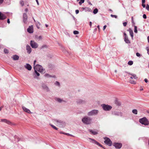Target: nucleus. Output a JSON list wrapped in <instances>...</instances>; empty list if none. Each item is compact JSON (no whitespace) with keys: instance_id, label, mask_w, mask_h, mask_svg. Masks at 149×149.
Returning a JSON list of instances; mask_svg holds the SVG:
<instances>
[{"instance_id":"obj_1","label":"nucleus","mask_w":149,"mask_h":149,"mask_svg":"<svg viewBox=\"0 0 149 149\" xmlns=\"http://www.w3.org/2000/svg\"><path fill=\"white\" fill-rule=\"evenodd\" d=\"M34 70L38 71L40 73H44L45 72V70L40 65L37 64L34 65Z\"/></svg>"},{"instance_id":"obj_2","label":"nucleus","mask_w":149,"mask_h":149,"mask_svg":"<svg viewBox=\"0 0 149 149\" xmlns=\"http://www.w3.org/2000/svg\"><path fill=\"white\" fill-rule=\"evenodd\" d=\"M91 118L87 116H85L82 119V121L84 124L89 125L91 123Z\"/></svg>"},{"instance_id":"obj_3","label":"nucleus","mask_w":149,"mask_h":149,"mask_svg":"<svg viewBox=\"0 0 149 149\" xmlns=\"http://www.w3.org/2000/svg\"><path fill=\"white\" fill-rule=\"evenodd\" d=\"M54 121L56 123L57 125L60 127H64L66 124L65 122L60 120L55 119Z\"/></svg>"},{"instance_id":"obj_4","label":"nucleus","mask_w":149,"mask_h":149,"mask_svg":"<svg viewBox=\"0 0 149 149\" xmlns=\"http://www.w3.org/2000/svg\"><path fill=\"white\" fill-rule=\"evenodd\" d=\"M139 122L142 124L145 125H148L149 124V122L145 117L140 119Z\"/></svg>"},{"instance_id":"obj_5","label":"nucleus","mask_w":149,"mask_h":149,"mask_svg":"<svg viewBox=\"0 0 149 149\" xmlns=\"http://www.w3.org/2000/svg\"><path fill=\"white\" fill-rule=\"evenodd\" d=\"M99 112L98 110L93 109L88 112L87 113V115L89 116H95L97 115Z\"/></svg>"},{"instance_id":"obj_6","label":"nucleus","mask_w":149,"mask_h":149,"mask_svg":"<svg viewBox=\"0 0 149 149\" xmlns=\"http://www.w3.org/2000/svg\"><path fill=\"white\" fill-rule=\"evenodd\" d=\"M102 106L103 109L105 111H109L111 109L112 107L111 106L108 105L103 104L102 105Z\"/></svg>"},{"instance_id":"obj_7","label":"nucleus","mask_w":149,"mask_h":149,"mask_svg":"<svg viewBox=\"0 0 149 149\" xmlns=\"http://www.w3.org/2000/svg\"><path fill=\"white\" fill-rule=\"evenodd\" d=\"M105 139L104 143L109 146H111L112 145V142L111 140L109 138L105 137L104 138Z\"/></svg>"},{"instance_id":"obj_8","label":"nucleus","mask_w":149,"mask_h":149,"mask_svg":"<svg viewBox=\"0 0 149 149\" xmlns=\"http://www.w3.org/2000/svg\"><path fill=\"white\" fill-rule=\"evenodd\" d=\"M88 139L89 140V141L91 143L96 144L101 147H102V146L95 140L91 138H89Z\"/></svg>"},{"instance_id":"obj_9","label":"nucleus","mask_w":149,"mask_h":149,"mask_svg":"<svg viewBox=\"0 0 149 149\" xmlns=\"http://www.w3.org/2000/svg\"><path fill=\"white\" fill-rule=\"evenodd\" d=\"M30 45L33 48H36L38 47V45L34 41L31 40L30 42Z\"/></svg>"},{"instance_id":"obj_10","label":"nucleus","mask_w":149,"mask_h":149,"mask_svg":"<svg viewBox=\"0 0 149 149\" xmlns=\"http://www.w3.org/2000/svg\"><path fill=\"white\" fill-rule=\"evenodd\" d=\"M112 114L113 115L120 116H122V112H119L116 111H112Z\"/></svg>"},{"instance_id":"obj_11","label":"nucleus","mask_w":149,"mask_h":149,"mask_svg":"<svg viewBox=\"0 0 149 149\" xmlns=\"http://www.w3.org/2000/svg\"><path fill=\"white\" fill-rule=\"evenodd\" d=\"M41 86L42 88L45 90L46 91L49 92V88L46 84L42 83L41 84Z\"/></svg>"},{"instance_id":"obj_12","label":"nucleus","mask_w":149,"mask_h":149,"mask_svg":"<svg viewBox=\"0 0 149 149\" xmlns=\"http://www.w3.org/2000/svg\"><path fill=\"white\" fill-rule=\"evenodd\" d=\"M124 41L127 44L130 43V41L129 40L128 38V36L126 33H124Z\"/></svg>"},{"instance_id":"obj_13","label":"nucleus","mask_w":149,"mask_h":149,"mask_svg":"<svg viewBox=\"0 0 149 149\" xmlns=\"http://www.w3.org/2000/svg\"><path fill=\"white\" fill-rule=\"evenodd\" d=\"M113 145L117 149L120 148L122 146V144L121 143H114Z\"/></svg>"},{"instance_id":"obj_14","label":"nucleus","mask_w":149,"mask_h":149,"mask_svg":"<svg viewBox=\"0 0 149 149\" xmlns=\"http://www.w3.org/2000/svg\"><path fill=\"white\" fill-rule=\"evenodd\" d=\"M55 100L59 103H61L62 102H65L66 101L63 99L58 97H56L55 98Z\"/></svg>"},{"instance_id":"obj_15","label":"nucleus","mask_w":149,"mask_h":149,"mask_svg":"<svg viewBox=\"0 0 149 149\" xmlns=\"http://www.w3.org/2000/svg\"><path fill=\"white\" fill-rule=\"evenodd\" d=\"M27 31L29 33H32L33 31V26H29L27 29Z\"/></svg>"},{"instance_id":"obj_16","label":"nucleus","mask_w":149,"mask_h":149,"mask_svg":"<svg viewBox=\"0 0 149 149\" xmlns=\"http://www.w3.org/2000/svg\"><path fill=\"white\" fill-rule=\"evenodd\" d=\"M27 19V16L25 13H24L23 14V22L25 23H26Z\"/></svg>"},{"instance_id":"obj_17","label":"nucleus","mask_w":149,"mask_h":149,"mask_svg":"<svg viewBox=\"0 0 149 149\" xmlns=\"http://www.w3.org/2000/svg\"><path fill=\"white\" fill-rule=\"evenodd\" d=\"M26 50L27 51V52L28 54H30L31 52V49L29 45H27L26 47Z\"/></svg>"},{"instance_id":"obj_18","label":"nucleus","mask_w":149,"mask_h":149,"mask_svg":"<svg viewBox=\"0 0 149 149\" xmlns=\"http://www.w3.org/2000/svg\"><path fill=\"white\" fill-rule=\"evenodd\" d=\"M22 108L23 110L25 112L28 113H31L29 109L26 108L25 107H24V106H22Z\"/></svg>"},{"instance_id":"obj_19","label":"nucleus","mask_w":149,"mask_h":149,"mask_svg":"<svg viewBox=\"0 0 149 149\" xmlns=\"http://www.w3.org/2000/svg\"><path fill=\"white\" fill-rule=\"evenodd\" d=\"M24 67L29 70H31L32 68L31 66L28 63H26Z\"/></svg>"},{"instance_id":"obj_20","label":"nucleus","mask_w":149,"mask_h":149,"mask_svg":"<svg viewBox=\"0 0 149 149\" xmlns=\"http://www.w3.org/2000/svg\"><path fill=\"white\" fill-rule=\"evenodd\" d=\"M6 18V16L0 12V20H3Z\"/></svg>"},{"instance_id":"obj_21","label":"nucleus","mask_w":149,"mask_h":149,"mask_svg":"<svg viewBox=\"0 0 149 149\" xmlns=\"http://www.w3.org/2000/svg\"><path fill=\"white\" fill-rule=\"evenodd\" d=\"M77 102L79 104H84L85 103V101L81 99H79L77 100Z\"/></svg>"},{"instance_id":"obj_22","label":"nucleus","mask_w":149,"mask_h":149,"mask_svg":"<svg viewBox=\"0 0 149 149\" xmlns=\"http://www.w3.org/2000/svg\"><path fill=\"white\" fill-rule=\"evenodd\" d=\"M1 121L6 123L8 124H10L11 123L10 121L6 119H2L1 120Z\"/></svg>"},{"instance_id":"obj_23","label":"nucleus","mask_w":149,"mask_h":149,"mask_svg":"<svg viewBox=\"0 0 149 149\" xmlns=\"http://www.w3.org/2000/svg\"><path fill=\"white\" fill-rule=\"evenodd\" d=\"M11 58H13L14 60H17L19 59V56L16 55H15L13 56Z\"/></svg>"},{"instance_id":"obj_24","label":"nucleus","mask_w":149,"mask_h":149,"mask_svg":"<svg viewBox=\"0 0 149 149\" xmlns=\"http://www.w3.org/2000/svg\"><path fill=\"white\" fill-rule=\"evenodd\" d=\"M127 31H129L131 36L132 38H133L134 33L132 30L130 28L129 29H128Z\"/></svg>"},{"instance_id":"obj_25","label":"nucleus","mask_w":149,"mask_h":149,"mask_svg":"<svg viewBox=\"0 0 149 149\" xmlns=\"http://www.w3.org/2000/svg\"><path fill=\"white\" fill-rule=\"evenodd\" d=\"M44 76H45V77H46L47 78H48L49 77H54V76H52L51 75H49V74H47V73L45 74Z\"/></svg>"},{"instance_id":"obj_26","label":"nucleus","mask_w":149,"mask_h":149,"mask_svg":"<svg viewBox=\"0 0 149 149\" xmlns=\"http://www.w3.org/2000/svg\"><path fill=\"white\" fill-rule=\"evenodd\" d=\"M89 131L93 135H96L97 134V132L96 131H94L91 130H89Z\"/></svg>"},{"instance_id":"obj_27","label":"nucleus","mask_w":149,"mask_h":149,"mask_svg":"<svg viewBox=\"0 0 149 149\" xmlns=\"http://www.w3.org/2000/svg\"><path fill=\"white\" fill-rule=\"evenodd\" d=\"M98 10L97 8H95L93 11V13L94 14H96L98 12Z\"/></svg>"},{"instance_id":"obj_28","label":"nucleus","mask_w":149,"mask_h":149,"mask_svg":"<svg viewBox=\"0 0 149 149\" xmlns=\"http://www.w3.org/2000/svg\"><path fill=\"white\" fill-rule=\"evenodd\" d=\"M132 112L133 113L135 114H137V111L136 109H133L132 111Z\"/></svg>"},{"instance_id":"obj_29","label":"nucleus","mask_w":149,"mask_h":149,"mask_svg":"<svg viewBox=\"0 0 149 149\" xmlns=\"http://www.w3.org/2000/svg\"><path fill=\"white\" fill-rule=\"evenodd\" d=\"M130 75H131L133 78H134L135 79H136L137 78V77H136V74H130Z\"/></svg>"},{"instance_id":"obj_30","label":"nucleus","mask_w":149,"mask_h":149,"mask_svg":"<svg viewBox=\"0 0 149 149\" xmlns=\"http://www.w3.org/2000/svg\"><path fill=\"white\" fill-rule=\"evenodd\" d=\"M134 32L135 33H137V27L136 26H134Z\"/></svg>"},{"instance_id":"obj_31","label":"nucleus","mask_w":149,"mask_h":149,"mask_svg":"<svg viewBox=\"0 0 149 149\" xmlns=\"http://www.w3.org/2000/svg\"><path fill=\"white\" fill-rule=\"evenodd\" d=\"M133 61H130L128 62V64L129 65H131L133 64Z\"/></svg>"},{"instance_id":"obj_32","label":"nucleus","mask_w":149,"mask_h":149,"mask_svg":"<svg viewBox=\"0 0 149 149\" xmlns=\"http://www.w3.org/2000/svg\"><path fill=\"white\" fill-rule=\"evenodd\" d=\"M50 125L51 126H52V127L55 130H58V128H57L55 126H54L52 125V124H51Z\"/></svg>"},{"instance_id":"obj_33","label":"nucleus","mask_w":149,"mask_h":149,"mask_svg":"<svg viewBox=\"0 0 149 149\" xmlns=\"http://www.w3.org/2000/svg\"><path fill=\"white\" fill-rule=\"evenodd\" d=\"M129 82L130 83L132 84H135L136 83L135 81L132 80H130Z\"/></svg>"},{"instance_id":"obj_34","label":"nucleus","mask_w":149,"mask_h":149,"mask_svg":"<svg viewBox=\"0 0 149 149\" xmlns=\"http://www.w3.org/2000/svg\"><path fill=\"white\" fill-rule=\"evenodd\" d=\"M20 3L22 6H23L24 5V2L23 1H20Z\"/></svg>"},{"instance_id":"obj_35","label":"nucleus","mask_w":149,"mask_h":149,"mask_svg":"<svg viewBox=\"0 0 149 149\" xmlns=\"http://www.w3.org/2000/svg\"><path fill=\"white\" fill-rule=\"evenodd\" d=\"M4 52L5 54H8V51L7 49H4Z\"/></svg>"},{"instance_id":"obj_36","label":"nucleus","mask_w":149,"mask_h":149,"mask_svg":"<svg viewBox=\"0 0 149 149\" xmlns=\"http://www.w3.org/2000/svg\"><path fill=\"white\" fill-rule=\"evenodd\" d=\"M116 104L117 105L119 106H120L121 105L120 102H118V101H116Z\"/></svg>"},{"instance_id":"obj_37","label":"nucleus","mask_w":149,"mask_h":149,"mask_svg":"<svg viewBox=\"0 0 149 149\" xmlns=\"http://www.w3.org/2000/svg\"><path fill=\"white\" fill-rule=\"evenodd\" d=\"M73 33L74 34L77 35L78 34L79 32L77 31H74L73 32Z\"/></svg>"},{"instance_id":"obj_38","label":"nucleus","mask_w":149,"mask_h":149,"mask_svg":"<svg viewBox=\"0 0 149 149\" xmlns=\"http://www.w3.org/2000/svg\"><path fill=\"white\" fill-rule=\"evenodd\" d=\"M47 46L46 45H44L43 46H42L41 47V49H44V48H47Z\"/></svg>"},{"instance_id":"obj_39","label":"nucleus","mask_w":149,"mask_h":149,"mask_svg":"<svg viewBox=\"0 0 149 149\" xmlns=\"http://www.w3.org/2000/svg\"><path fill=\"white\" fill-rule=\"evenodd\" d=\"M111 17H115L116 18H117V16L116 15H112V14H111Z\"/></svg>"},{"instance_id":"obj_40","label":"nucleus","mask_w":149,"mask_h":149,"mask_svg":"<svg viewBox=\"0 0 149 149\" xmlns=\"http://www.w3.org/2000/svg\"><path fill=\"white\" fill-rule=\"evenodd\" d=\"M55 84L56 85L58 86H59L60 85V83L57 81L55 82Z\"/></svg>"},{"instance_id":"obj_41","label":"nucleus","mask_w":149,"mask_h":149,"mask_svg":"<svg viewBox=\"0 0 149 149\" xmlns=\"http://www.w3.org/2000/svg\"><path fill=\"white\" fill-rule=\"evenodd\" d=\"M146 49L147 51V53L149 54V47H146Z\"/></svg>"},{"instance_id":"obj_42","label":"nucleus","mask_w":149,"mask_h":149,"mask_svg":"<svg viewBox=\"0 0 149 149\" xmlns=\"http://www.w3.org/2000/svg\"><path fill=\"white\" fill-rule=\"evenodd\" d=\"M35 73H36V75L38 76H39L40 75V74L37 72V71L35 70Z\"/></svg>"},{"instance_id":"obj_43","label":"nucleus","mask_w":149,"mask_h":149,"mask_svg":"<svg viewBox=\"0 0 149 149\" xmlns=\"http://www.w3.org/2000/svg\"><path fill=\"white\" fill-rule=\"evenodd\" d=\"M146 9L149 11V5L148 4H147L146 7Z\"/></svg>"},{"instance_id":"obj_44","label":"nucleus","mask_w":149,"mask_h":149,"mask_svg":"<svg viewBox=\"0 0 149 149\" xmlns=\"http://www.w3.org/2000/svg\"><path fill=\"white\" fill-rule=\"evenodd\" d=\"M136 56L138 57H139L141 56L140 54L138 52H137L136 53Z\"/></svg>"},{"instance_id":"obj_45","label":"nucleus","mask_w":149,"mask_h":149,"mask_svg":"<svg viewBox=\"0 0 149 149\" xmlns=\"http://www.w3.org/2000/svg\"><path fill=\"white\" fill-rule=\"evenodd\" d=\"M143 17L144 19H146L147 18V17L146 14H144L143 15Z\"/></svg>"},{"instance_id":"obj_46","label":"nucleus","mask_w":149,"mask_h":149,"mask_svg":"<svg viewBox=\"0 0 149 149\" xmlns=\"http://www.w3.org/2000/svg\"><path fill=\"white\" fill-rule=\"evenodd\" d=\"M123 25L124 26H125L127 24V22H124L123 23Z\"/></svg>"},{"instance_id":"obj_47","label":"nucleus","mask_w":149,"mask_h":149,"mask_svg":"<svg viewBox=\"0 0 149 149\" xmlns=\"http://www.w3.org/2000/svg\"><path fill=\"white\" fill-rule=\"evenodd\" d=\"M75 13L76 14H78L79 13V10H75Z\"/></svg>"},{"instance_id":"obj_48","label":"nucleus","mask_w":149,"mask_h":149,"mask_svg":"<svg viewBox=\"0 0 149 149\" xmlns=\"http://www.w3.org/2000/svg\"><path fill=\"white\" fill-rule=\"evenodd\" d=\"M144 80V81L146 83H147L148 81V80L146 79H145Z\"/></svg>"},{"instance_id":"obj_49","label":"nucleus","mask_w":149,"mask_h":149,"mask_svg":"<svg viewBox=\"0 0 149 149\" xmlns=\"http://www.w3.org/2000/svg\"><path fill=\"white\" fill-rule=\"evenodd\" d=\"M142 6L143 7V8H144L145 7H146V5L145 4H144V3H142Z\"/></svg>"},{"instance_id":"obj_50","label":"nucleus","mask_w":149,"mask_h":149,"mask_svg":"<svg viewBox=\"0 0 149 149\" xmlns=\"http://www.w3.org/2000/svg\"><path fill=\"white\" fill-rule=\"evenodd\" d=\"M36 23H38V24H36V26H38V25H40V24L39 22H37Z\"/></svg>"},{"instance_id":"obj_51","label":"nucleus","mask_w":149,"mask_h":149,"mask_svg":"<svg viewBox=\"0 0 149 149\" xmlns=\"http://www.w3.org/2000/svg\"><path fill=\"white\" fill-rule=\"evenodd\" d=\"M106 27H107V26L106 25H104L103 26V30H105V29H106Z\"/></svg>"},{"instance_id":"obj_52","label":"nucleus","mask_w":149,"mask_h":149,"mask_svg":"<svg viewBox=\"0 0 149 149\" xmlns=\"http://www.w3.org/2000/svg\"><path fill=\"white\" fill-rule=\"evenodd\" d=\"M36 62V60H34V63H33L34 67V65H35V63Z\"/></svg>"},{"instance_id":"obj_53","label":"nucleus","mask_w":149,"mask_h":149,"mask_svg":"<svg viewBox=\"0 0 149 149\" xmlns=\"http://www.w3.org/2000/svg\"><path fill=\"white\" fill-rule=\"evenodd\" d=\"M3 1V0H0V4L2 3Z\"/></svg>"},{"instance_id":"obj_54","label":"nucleus","mask_w":149,"mask_h":149,"mask_svg":"<svg viewBox=\"0 0 149 149\" xmlns=\"http://www.w3.org/2000/svg\"><path fill=\"white\" fill-rule=\"evenodd\" d=\"M92 23V22H89V25H90V27H91Z\"/></svg>"},{"instance_id":"obj_55","label":"nucleus","mask_w":149,"mask_h":149,"mask_svg":"<svg viewBox=\"0 0 149 149\" xmlns=\"http://www.w3.org/2000/svg\"><path fill=\"white\" fill-rule=\"evenodd\" d=\"M7 22L9 24L10 23V21L9 19H8Z\"/></svg>"},{"instance_id":"obj_56","label":"nucleus","mask_w":149,"mask_h":149,"mask_svg":"<svg viewBox=\"0 0 149 149\" xmlns=\"http://www.w3.org/2000/svg\"><path fill=\"white\" fill-rule=\"evenodd\" d=\"M145 2V0H142V3H144Z\"/></svg>"},{"instance_id":"obj_57","label":"nucleus","mask_w":149,"mask_h":149,"mask_svg":"<svg viewBox=\"0 0 149 149\" xmlns=\"http://www.w3.org/2000/svg\"><path fill=\"white\" fill-rule=\"evenodd\" d=\"M132 23H134V21H133V17H132Z\"/></svg>"},{"instance_id":"obj_58","label":"nucleus","mask_w":149,"mask_h":149,"mask_svg":"<svg viewBox=\"0 0 149 149\" xmlns=\"http://www.w3.org/2000/svg\"><path fill=\"white\" fill-rule=\"evenodd\" d=\"M60 133L61 134H66V135L69 134H68V133H63L62 132H61Z\"/></svg>"},{"instance_id":"obj_59","label":"nucleus","mask_w":149,"mask_h":149,"mask_svg":"<svg viewBox=\"0 0 149 149\" xmlns=\"http://www.w3.org/2000/svg\"><path fill=\"white\" fill-rule=\"evenodd\" d=\"M36 0L37 3V4L38 5H39V2H38V0Z\"/></svg>"},{"instance_id":"obj_60","label":"nucleus","mask_w":149,"mask_h":149,"mask_svg":"<svg viewBox=\"0 0 149 149\" xmlns=\"http://www.w3.org/2000/svg\"><path fill=\"white\" fill-rule=\"evenodd\" d=\"M148 41V43H149V36H148L147 37Z\"/></svg>"},{"instance_id":"obj_61","label":"nucleus","mask_w":149,"mask_h":149,"mask_svg":"<svg viewBox=\"0 0 149 149\" xmlns=\"http://www.w3.org/2000/svg\"><path fill=\"white\" fill-rule=\"evenodd\" d=\"M25 11L26 12H27L28 11V9L27 8H26L25 9Z\"/></svg>"},{"instance_id":"obj_62","label":"nucleus","mask_w":149,"mask_h":149,"mask_svg":"<svg viewBox=\"0 0 149 149\" xmlns=\"http://www.w3.org/2000/svg\"><path fill=\"white\" fill-rule=\"evenodd\" d=\"M97 27L98 28V29L99 30H100V28L99 26V25H98L97 26Z\"/></svg>"},{"instance_id":"obj_63","label":"nucleus","mask_w":149,"mask_h":149,"mask_svg":"<svg viewBox=\"0 0 149 149\" xmlns=\"http://www.w3.org/2000/svg\"><path fill=\"white\" fill-rule=\"evenodd\" d=\"M38 38L40 39H42V37L41 36H39L38 37Z\"/></svg>"},{"instance_id":"obj_64","label":"nucleus","mask_w":149,"mask_h":149,"mask_svg":"<svg viewBox=\"0 0 149 149\" xmlns=\"http://www.w3.org/2000/svg\"><path fill=\"white\" fill-rule=\"evenodd\" d=\"M143 90V88H141L140 89V91H142Z\"/></svg>"}]
</instances>
